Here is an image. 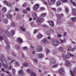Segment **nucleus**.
I'll return each mask as SVG.
<instances>
[{"label":"nucleus","instance_id":"obj_1","mask_svg":"<svg viewBox=\"0 0 76 76\" xmlns=\"http://www.w3.org/2000/svg\"><path fill=\"white\" fill-rule=\"evenodd\" d=\"M42 18L41 17H39L37 18L36 22L38 25H40L41 23H42Z\"/></svg>","mask_w":76,"mask_h":76},{"label":"nucleus","instance_id":"obj_2","mask_svg":"<svg viewBox=\"0 0 76 76\" xmlns=\"http://www.w3.org/2000/svg\"><path fill=\"white\" fill-rule=\"evenodd\" d=\"M42 51V47L41 45H39L36 48V51L37 52H41Z\"/></svg>","mask_w":76,"mask_h":76},{"label":"nucleus","instance_id":"obj_3","mask_svg":"<svg viewBox=\"0 0 76 76\" xmlns=\"http://www.w3.org/2000/svg\"><path fill=\"white\" fill-rule=\"evenodd\" d=\"M53 44L55 46H57V45H59V42L58 41V40H54L53 42Z\"/></svg>","mask_w":76,"mask_h":76},{"label":"nucleus","instance_id":"obj_4","mask_svg":"<svg viewBox=\"0 0 76 76\" xmlns=\"http://www.w3.org/2000/svg\"><path fill=\"white\" fill-rule=\"evenodd\" d=\"M48 2L50 5H53L56 2V0H48Z\"/></svg>","mask_w":76,"mask_h":76},{"label":"nucleus","instance_id":"obj_5","mask_svg":"<svg viewBox=\"0 0 76 76\" xmlns=\"http://www.w3.org/2000/svg\"><path fill=\"white\" fill-rule=\"evenodd\" d=\"M59 72L62 75H64V69L63 68H61L59 71Z\"/></svg>","mask_w":76,"mask_h":76},{"label":"nucleus","instance_id":"obj_6","mask_svg":"<svg viewBox=\"0 0 76 76\" xmlns=\"http://www.w3.org/2000/svg\"><path fill=\"white\" fill-rule=\"evenodd\" d=\"M65 65L70 67L71 66H72V64L70 63V62L67 61H65Z\"/></svg>","mask_w":76,"mask_h":76},{"label":"nucleus","instance_id":"obj_7","mask_svg":"<svg viewBox=\"0 0 76 76\" xmlns=\"http://www.w3.org/2000/svg\"><path fill=\"white\" fill-rule=\"evenodd\" d=\"M50 63L51 64H56V60L54 58L52 59L50 61Z\"/></svg>","mask_w":76,"mask_h":76},{"label":"nucleus","instance_id":"obj_8","mask_svg":"<svg viewBox=\"0 0 76 76\" xmlns=\"http://www.w3.org/2000/svg\"><path fill=\"white\" fill-rule=\"evenodd\" d=\"M48 22L49 23L50 26H54V22L53 21H48Z\"/></svg>","mask_w":76,"mask_h":76},{"label":"nucleus","instance_id":"obj_9","mask_svg":"<svg viewBox=\"0 0 76 76\" xmlns=\"http://www.w3.org/2000/svg\"><path fill=\"white\" fill-rule=\"evenodd\" d=\"M39 4H36L34 7V10H37L38 9V7H39Z\"/></svg>","mask_w":76,"mask_h":76},{"label":"nucleus","instance_id":"obj_10","mask_svg":"<svg viewBox=\"0 0 76 76\" xmlns=\"http://www.w3.org/2000/svg\"><path fill=\"white\" fill-rule=\"evenodd\" d=\"M62 16H63V14H61L60 15L58 14L57 15V17L59 19H61Z\"/></svg>","mask_w":76,"mask_h":76},{"label":"nucleus","instance_id":"obj_11","mask_svg":"<svg viewBox=\"0 0 76 76\" xmlns=\"http://www.w3.org/2000/svg\"><path fill=\"white\" fill-rule=\"evenodd\" d=\"M38 57L39 58H42L44 57V55L42 53H39L38 54Z\"/></svg>","mask_w":76,"mask_h":76},{"label":"nucleus","instance_id":"obj_12","mask_svg":"<svg viewBox=\"0 0 76 76\" xmlns=\"http://www.w3.org/2000/svg\"><path fill=\"white\" fill-rule=\"evenodd\" d=\"M18 41L19 44H21L23 42L22 39L20 38H19L18 39Z\"/></svg>","mask_w":76,"mask_h":76},{"label":"nucleus","instance_id":"obj_13","mask_svg":"<svg viewBox=\"0 0 76 76\" xmlns=\"http://www.w3.org/2000/svg\"><path fill=\"white\" fill-rule=\"evenodd\" d=\"M18 74L20 75H22L23 74V71L22 69H20L18 72Z\"/></svg>","mask_w":76,"mask_h":76},{"label":"nucleus","instance_id":"obj_14","mask_svg":"<svg viewBox=\"0 0 76 76\" xmlns=\"http://www.w3.org/2000/svg\"><path fill=\"white\" fill-rule=\"evenodd\" d=\"M5 43L7 48H9L10 46H9V42H8V41H7V40L5 41Z\"/></svg>","mask_w":76,"mask_h":76},{"label":"nucleus","instance_id":"obj_15","mask_svg":"<svg viewBox=\"0 0 76 76\" xmlns=\"http://www.w3.org/2000/svg\"><path fill=\"white\" fill-rule=\"evenodd\" d=\"M48 42L47 39H44L42 40V42L44 44H46Z\"/></svg>","mask_w":76,"mask_h":76},{"label":"nucleus","instance_id":"obj_16","mask_svg":"<svg viewBox=\"0 0 76 76\" xmlns=\"http://www.w3.org/2000/svg\"><path fill=\"white\" fill-rule=\"evenodd\" d=\"M72 14H73V15H76V9H73Z\"/></svg>","mask_w":76,"mask_h":76},{"label":"nucleus","instance_id":"obj_17","mask_svg":"<svg viewBox=\"0 0 76 76\" xmlns=\"http://www.w3.org/2000/svg\"><path fill=\"white\" fill-rule=\"evenodd\" d=\"M20 28L22 30V31H23L24 32H26V28H23L22 27H20Z\"/></svg>","mask_w":76,"mask_h":76},{"label":"nucleus","instance_id":"obj_18","mask_svg":"<svg viewBox=\"0 0 76 76\" xmlns=\"http://www.w3.org/2000/svg\"><path fill=\"white\" fill-rule=\"evenodd\" d=\"M72 3V4L75 7H76V3L74 1H73L72 0H71L70 1Z\"/></svg>","mask_w":76,"mask_h":76},{"label":"nucleus","instance_id":"obj_19","mask_svg":"<svg viewBox=\"0 0 76 76\" xmlns=\"http://www.w3.org/2000/svg\"><path fill=\"white\" fill-rule=\"evenodd\" d=\"M50 33L51 32L50 30L46 31V34L48 36H50L51 35V34H50Z\"/></svg>","mask_w":76,"mask_h":76},{"label":"nucleus","instance_id":"obj_20","mask_svg":"<svg viewBox=\"0 0 76 76\" xmlns=\"http://www.w3.org/2000/svg\"><path fill=\"white\" fill-rule=\"evenodd\" d=\"M7 17L8 18H12V16L10 14H8L7 15Z\"/></svg>","mask_w":76,"mask_h":76},{"label":"nucleus","instance_id":"obj_21","mask_svg":"<svg viewBox=\"0 0 76 76\" xmlns=\"http://www.w3.org/2000/svg\"><path fill=\"white\" fill-rule=\"evenodd\" d=\"M23 65L25 67H26L28 66V64L27 63H25L23 64Z\"/></svg>","mask_w":76,"mask_h":76},{"label":"nucleus","instance_id":"obj_22","mask_svg":"<svg viewBox=\"0 0 76 76\" xmlns=\"http://www.w3.org/2000/svg\"><path fill=\"white\" fill-rule=\"evenodd\" d=\"M64 50V49H63V47L61 46L60 47L59 49V51H63Z\"/></svg>","mask_w":76,"mask_h":76},{"label":"nucleus","instance_id":"obj_23","mask_svg":"<svg viewBox=\"0 0 76 76\" xmlns=\"http://www.w3.org/2000/svg\"><path fill=\"white\" fill-rule=\"evenodd\" d=\"M66 58H69L70 57V54L69 53L67 54L66 55Z\"/></svg>","mask_w":76,"mask_h":76},{"label":"nucleus","instance_id":"obj_24","mask_svg":"<svg viewBox=\"0 0 76 76\" xmlns=\"http://www.w3.org/2000/svg\"><path fill=\"white\" fill-rule=\"evenodd\" d=\"M1 60H3V61H5V58L4 57V56L3 55H1Z\"/></svg>","mask_w":76,"mask_h":76},{"label":"nucleus","instance_id":"obj_25","mask_svg":"<svg viewBox=\"0 0 76 76\" xmlns=\"http://www.w3.org/2000/svg\"><path fill=\"white\" fill-rule=\"evenodd\" d=\"M46 15H47L46 13H43L41 14V16L42 17H45L46 16Z\"/></svg>","mask_w":76,"mask_h":76},{"label":"nucleus","instance_id":"obj_26","mask_svg":"<svg viewBox=\"0 0 76 76\" xmlns=\"http://www.w3.org/2000/svg\"><path fill=\"white\" fill-rule=\"evenodd\" d=\"M2 11L3 12H5L6 11V8L5 7H4L2 9Z\"/></svg>","mask_w":76,"mask_h":76},{"label":"nucleus","instance_id":"obj_27","mask_svg":"<svg viewBox=\"0 0 76 76\" xmlns=\"http://www.w3.org/2000/svg\"><path fill=\"white\" fill-rule=\"evenodd\" d=\"M31 76H37V75L35 73L32 72L31 73Z\"/></svg>","mask_w":76,"mask_h":76},{"label":"nucleus","instance_id":"obj_28","mask_svg":"<svg viewBox=\"0 0 76 76\" xmlns=\"http://www.w3.org/2000/svg\"><path fill=\"white\" fill-rule=\"evenodd\" d=\"M70 73L72 76H76L75 75V74L73 73V72L71 70H70Z\"/></svg>","mask_w":76,"mask_h":76},{"label":"nucleus","instance_id":"obj_29","mask_svg":"<svg viewBox=\"0 0 76 76\" xmlns=\"http://www.w3.org/2000/svg\"><path fill=\"white\" fill-rule=\"evenodd\" d=\"M72 20L74 22H76V18H71Z\"/></svg>","mask_w":76,"mask_h":76},{"label":"nucleus","instance_id":"obj_30","mask_svg":"<svg viewBox=\"0 0 76 76\" xmlns=\"http://www.w3.org/2000/svg\"><path fill=\"white\" fill-rule=\"evenodd\" d=\"M62 10V9L61 8V7L58 8L57 10V12H60V11H61Z\"/></svg>","mask_w":76,"mask_h":76},{"label":"nucleus","instance_id":"obj_31","mask_svg":"<svg viewBox=\"0 0 76 76\" xmlns=\"http://www.w3.org/2000/svg\"><path fill=\"white\" fill-rule=\"evenodd\" d=\"M15 23H14L13 22H11L10 24V26H15Z\"/></svg>","mask_w":76,"mask_h":76},{"label":"nucleus","instance_id":"obj_32","mask_svg":"<svg viewBox=\"0 0 76 76\" xmlns=\"http://www.w3.org/2000/svg\"><path fill=\"white\" fill-rule=\"evenodd\" d=\"M57 37H58V38H61V37L62 36H61V34H60L58 33L57 34Z\"/></svg>","mask_w":76,"mask_h":76},{"label":"nucleus","instance_id":"obj_33","mask_svg":"<svg viewBox=\"0 0 76 76\" xmlns=\"http://www.w3.org/2000/svg\"><path fill=\"white\" fill-rule=\"evenodd\" d=\"M32 16L34 18L37 17V14L35 13H33L32 14Z\"/></svg>","mask_w":76,"mask_h":76},{"label":"nucleus","instance_id":"obj_34","mask_svg":"<svg viewBox=\"0 0 76 76\" xmlns=\"http://www.w3.org/2000/svg\"><path fill=\"white\" fill-rule=\"evenodd\" d=\"M26 71L29 74L31 73V70L29 69H27Z\"/></svg>","mask_w":76,"mask_h":76},{"label":"nucleus","instance_id":"obj_35","mask_svg":"<svg viewBox=\"0 0 76 76\" xmlns=\"http://www.w3.org/2000/svg\"><path fill=\"white\" fill-rule=\"evenodd\" d=\"M60 4H61V2L60 1H58L57 2V6H59Z\"/></svg>","mask_w":76,"mask_h":76},{"label":"nucleus","instance_id":"obj_36","mask_svg":"<svg viewBox=\"0 0 76 76\" xmlns=\"http://www.w3.org/2000/svg\"><path fill=\"white\" fill-rule=\"evenodd\" d=\"M58 64H55L53 65L52 66L53 68H55V67H58Z\"/></svg>","mask_w":76,"mask_h":76},{"label":"nucleus","instance_id":"obj_37","mask_svg":"<svg viewBox=\"0 0 76 76\" xmlns=\"http://www.w3.org/2000/svg\"><path fill=\"white\" fill-rule=\"evenodd\" d=\"M42 37V34H40L39 35L38 37V39H41V38Z\"/></svg>","mask_w":76,"mask_h":76},{"label":"nucleus","instance_id":"obj_38","mask_svg":"<svg viewBox=\"0 0 76 76\" xmlns=\"http://www.w3.org/2000/svg\"><path fill=\"white\" fill-rule=\"evenodd\" d=\"M12 71L14 74H15L16 72V71L14 68L12 69Z\"/></svg>","mask_w":76,"mask_h":76},{"label":"nucleus","instance_id":"obj_39","mask_svg":"<svg viewBox=\"0 0 76 76\" xmlns=\"http://www.w3.org/2000/svg\"><path fill=\"white\" fill-rule=\"evenodd\" d=\"M15 31L14 30H13V31H12L11 33V34L12 35H14V34H15Z\"/></svg>","mask_w":76,"mask_h":76},{"label":"nucleus","instance_id":"obj_40","mask_svg":"<svg viewBox=\"0 0 76 76\" xmlns=\"http://www.w3.org/2000/svg\"><path fill=\"white\" fill-rule=\"evenodd\" d=\"M46 50L47 54H48V53H50V50H48V48L46 49Z\"/></svg>","mask_w":76,"mask_h":76},{"label":"nucleus","instance_id":"obj_41","mask_svg":"<svg viewBox=\"0 0 76 76\" xmlns=\"http://www.w3.org/2000/svg\"><path fill=\"white\" fill-rule=\"evenodd\" d=\"M49 31L50 32H53V33H54V30L53 29H50Z\"/></svg>","mask_w":76,"mask_h":76},{"label":"nucleus","instance_id":"obj_42","mask_svg":"<svg viewBox=\"0 0 76 76\" xmlns=\"http://www.w3.org/2000/svg\"><path fill=\"white\" fill-rule=\"evenodd\" d=\"M28 47H25L22 48V49L23 50H28Z\"/></svg>","mask_w":76,"mask_h":76},{"label":"nucleus","instance_id":"obj_43","mask_svg":"<svg viewBox=\"0 0 76 76\" xmlns=\"http://www.w3.org/2000/svg\"><path fill=\"white\" fill-rule=\"evenodd\" d=\"M4 21L5 23H7V19H4Z\"/></svg>","mask_w":76,"mask_h":76},{"label":"nucleus","instance_id":"obj_44","mask_svg":"<svg viewBox=\"0 0 76 76\" xmlns=\"http://www.w3.org/2000/svg\"><path fill=\"white\" fill-rule=\"evenodd\" d=\"M7 6H8L10 7L12 6V4H11L10 3H9L7 4Z\"/></svg>","mask_w":76,"mask_h":76},{"label":"nucleus","instance_id":"obj_45","mask_svg":"<svg viewBox=\"0 0 76 76\" xmlns=\"http://www.w3.org/2000/svg\"><path fill=\"white\" fill-rule=\"evenodd\" d=\"M52 10L53 11H56V8H51Z\"/></svg>","mask_w":76,"mask_h":76},{"label":"nucleus","instance_id":"obj_46","mask_svg":"<svg viewBox=\"0 0 76 76\" xmlns=\"http://www.w3.org/2000/svg\"><path fill=\"white\" fill-rule=\"evenodd\" d=\"M63 57L64 60H66V56H65V54L63 55Z\"/></svg>","mask_w":76,"mask_h":76},{"label":"nucleus","instance_id":"obj_47","mask_svg":"<svg viewBox=\"0 0 76 76\" xmlns=\"http://www.w3.org/2000/svg\"><path fill=\"white\" fill-rule=\"evenodd\" d=\"M68 50L69 51H72L73 50V49L71 47H69L68 48Z\"/></svg>","mask_w":76,"mask_h":76},{"label":"nucleus","instance_id":"obj_48","mask_svg":"<svg viewBox=\"0 0 76 76\" xmlns=\"http://www.w3.org/2000/svg\"><path fill=\"white\" fill-rule=\"evenodd\" d=\"M23 13H28V12H27L26 10H23Z\"/></svg>","mask_w":76,"mask_h":76},{"label":"nucleus","instance_id":"obj_49","mask_svg":"<svg viewBox=\"0 0 76 76\" xmlns=\"http://www.w3.org/2000/svg\"><path fill=\"white\" fill-rule=\"evenodd\" d=\"M60 41H61V44H63L64 43V41L61 39H59Z\"/></svg>","mask_w":76,"mask_h":76},{"label":"nucleus","instance_id":"obj_50","mask_svg":"<svg viewBox=\"0 0 76 76\" xmlns=\"http://www.w3.org/2000/svg\"><path fill=\"white\" fill-rule=\"evenodd\" d=\"M53 53L54 54H56V50H54L53 51Z\"/></svg>","mask_w":76,"mask_h":76},{"label":"nucleus","instance_id":"obj_51","mask_svg":"<svg viewBox=\"0 0 76 76\" xmlns=\"http://www.w3.org/2000/svg\"><path fill=\"white\" fill-rule=\"evenodd\" d=\"M3 66L5 68H7V65H5L4 64H3Z\"/></svg>","mask_w":76,"mask_h":76},{"label":"nucleus","instance_id":"obj_52","mask_svg":"<svg viewBox=\"0 0 76 76\" xmlns=\"http://www.w3.org/2000/svg\"><path fill=\"white\" fill-rule=\"evenodd\" d=\"M27 6V4L26 3H25L23 5V7H25Z\"/></svg>","mask_w":76,"mask_h":76},{"label":"nucleus","instance_id":"obj_53","mask_svg":"<svg viewBox=\"0 0 76 76\" xmlns=\"http://www.w3.org/2000/svg\"><path fill=\"white\" fill-rule=\"evenodd\" d=\"M69 9L68 8L66 9V13H68V12H69Z\"/></svg>","mask_w":76,"mask_h":76},{"label":"nucleus","instance_id":"obj_54","mask_svg":"<svg viewBox=\"0 0 76 76\" xmlns=\"http://www.w3.org/2000/svg\"><path fill=\"white\" fill-rule=\"evenodd\" d=\"M63 3H67V0H63L62 1Z\"/></svg>","mask_w":76,"mask_h":76},{"label":"nucleus","instance_id":"obj_55","mask_svg":"<svg viewBox=\"0 0 76 76\" xmlns=\"http://www.w3.org/2000/svg\"><path fill=\"white\" fill-rule=\"evenodd\" d=\"M0 32L1 34H4V31L3 30H1Z\"/></svg>","mask_w":76,"mask_h":76},{"label":"nucleus","instance_id":"obj_56","mask_svg":"<svg viewBox=\"0 0 76 76\" xmlns=\"http://www.w3.org/2000/svg\"><path fill=\"white\" fill-rule=\"evenodd\" d=\"M7 58H8V59L9 60H12V58L10 57H9V56H7Z\"/></svg>","mask_w":76,"mask_h":76},{"label":"nucleus","instance_id":"obj_57","mask_svg":"<svg viewBox=\"0 0 76 76\" xmlns=\"http://www.w3.org/2000/svg\"><path fill=\"white\" fill-rule=\"evenodd\" d=\"M16 61V60L14 59L13 60H12L11 62V63H13V62H15V61Z\"/></svg>","mask_w":76,"mask_h":76},{"label":"nucleus","instance_id":"obj_58","mask_svg":"<svg viewBox=\"0 0 76 76\" xmlns=\"http://www.w3.org/2000/svg\"><path fill=\"white\" fill-rule=\"evenodd\" d=\"M32 53L33 54H35V53H36V52H35V50H34L32 52Z\"/></svg>","mask_w":76,"mask_h":76},{"label":"nucleus","instance_id":"obj_59","mask_svg":"<svg viewBox=\"0 0 76 76\" xmlns=\"http://www.w3.org/2000/svg\"><path fill=\"white\" fill-rule=\"evenodd\" d=\"M4 3V4H7V1H3Z\"/></svg>","mask_w":76,"mask_h":76},{"label":"nucleus","instance_id":"obj_60","mask_svg":"<svg viewBox=\"0 0 76 76\" xmlns=\"http://www.w3.org/2000/svg\"><path fill=\"white\" fill-rule=\"evenodd\" d=\"M26 10H28V11H30L31 10L30 9V8L28 7L26 8Z\"/></svg>","mask_w":76,"mask_h":76},{"label":"nucleus","instance_id":"obj_61","mask_svg":"<svg viewBox=\"0 0 76 76\" xmlns=\"http://www.w3.org/2000/svg\"><path fill=\"white\" fill-rule=\"evenodd\" d=\"M40 9L42 10H45V8H44L41 7Z\"/></svg>","mask_w":76,"mask_h":76},{"label":"nucleus","instance_id":"obj_62","mask_svg":"<svg viewBox=\"0 0 76 76\" xmlns=\"http://www.w3.org/2000/svg\"><path fill=\"white\" fill-rule=\"evenodd\" d=\"M30 48L31 49H34V47L32 46V45L30 46Z\"/></svg>","mask_w":76,"mask_h":76},{"label":"nucleus","instance_id":"obj_63","mask_svg":"<svg viewBox=\"0 0 76 76\" xmlns=\"http://www.w3.org/2000/svg\"><path fill=\"white\" fill-rule=\"evenodd\" d=\"M1 70L2 72H5V70H4V68H1Z\"/></svg>","mask_w":76,"mask_h":76},{"label":"nucleus","instance_id":"obj_64","mask_svg":"<svg viewBox=\"0 0 76 76\" xmlns=\"http://www.w3.org/2000/svg\"><path fill=\"white\" fill-rule=\"evenodd\" d=\"M15 65L16 66H18L19 65V63L17 62H15Z\"/></svg>","mask_w":76,"mask_h":76}]
</instances>
